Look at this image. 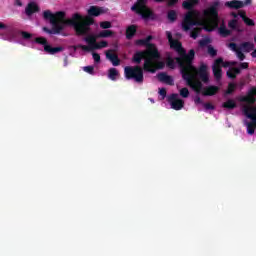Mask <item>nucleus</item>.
I'll return each mask as SVG.
<instances>
[{
	"instance_id": "nucleus-1",
	"label": "nucleus",
	"mask_w": 256,
	"mask_h": 256,
	"mask_svg": "<svg viewBox=\"0 0 256 256\" xmlns=\"http://www.w3.org/2000/svg\"><path fill=\"white\" fill-rule=\"evenodd\" d=\"M170 48L174 49L179 53L180 57H176V62L181 69V75L186 85L192 87L194 91H201L203 83L208 85L209 83V72L207 71V66L201 64L199 68L193 66V61L195 59V50L190 49L187 53L183 49V44L179 40H174L170 42Z\"/></svg>"
},
{
	"instance_id": "nucleus-2",
	"label": "nucleus",
	"mask_w": 256,
	"mask_h": 256,
	"mask_svg": "<svg viewBox=\"0 0 256 256\" xmlns=\"http://www.w3.org/2000/svg\"><path fill=\"white\" fill-rule=\"evenodd\" d=\"M161 54L158 52V57L147 56L144 58L143 68L141 66H126L124 68V75L129 81L134 79L136 83H143V70L147 73H157L159 69H165V62L159 61Z\"/></svg>"
},
{
	"instance_id": "nucleus-3",
	"label": "nucleus",
	"mask_w": 256,
	"mask_h": 256,
	"mask_svg": "<svg viewBox=\"0 0 256 256\" xmlns=\"http://www.w3.org/2000/svg\"><path fill=\"white\" fill-rule=\"evenodd\" d=\"M93 23H95V19L92 16L83 18L79 13L73 14L70 19L66 20V24L73 27L76 35L79 36L88 35Z\"/></svg>"
},
{
	"instance_id": "nucleus-4",
	"label": "nucleus",
	"mask_w": 256,
	"mask_h": 256,
	"mask_svg": "<svg viewBox=\"0 0 256 256\" xmlns=\"http://www.w3.org/2000/svg\"><path fill=\"white\" fill-rule=\"evenodd\" d=\"M219 7H221V2L216 0L212 2L210 7L203 11V15L206 18L204 31L211 33L215 31V29H219Z\"/></svg>"
},
{
	"instance_id": "nucleus-5",
	"label": "nucleus",
	"mask_w": 256,
	"mask_h": 256,
	"mask_svg": "<svg viewBox=\"0 0 256 256\" xmlns=\"http://www.w3.org/2000/svg\"><path fill=\"white\" fill-rule=\"evenodd\" d=\"M256 87H252L249 91L247 96H244L240 99L242 103H248V106L243 107V113L244 115L251 120V122H248L254 127H256V107L251 106L255 105L256 103Z\"/></svg>"
},
{
	"instance_id": "nucleus-6",
	"label": "nucleus",
	"mask_w": 256,
	"mask_h": 256,
	"mask_svg": "<svg viewBox=\"0 0 256 256\" xmlns=\"http://www.w3.org/2000/svg\"><path fill=\"white\" fill-rule=\"evenodd\" d=\"M153 39V36L149 35L144 41V47H146V50L143 51H137L134 53L132 57L133 63H136V65L141 64L142 59H145L147 57H159V50L157 49V46L155 44L151 43Z\"/></svg>"
},
{
	"instance_id": "nucleus-7",
	"label": "nucleus",
	"mask_w": 256,
	"mask_h": 256,
	"mask_svg": "<svg viewBox=\"0 0 256 256\" xmlns=\"http://www.w3.org/2000/svg\"><path fill=\"white\" fill-rule=\"evenodd\" d=\"M43 18L49 20L52 25V31L54 35H59L67 25V19L65 20V12L58 11L53 14L50 10H45L43 12Z\"/></svg>"
},
{
	"instance_id": "nucleus-8",
	"label": "nucleus",
	"mask_w": 256,
	"mask_h": 256,
	"mask_svg": "<svg viewBox=\"0 0 256 256\" xmlns=\"http://www.w3.org/2000/svg\"><path fill=\"white\" fill-rule=\"evenodd\" d=\"M131 11L140 15L144 21H155L157 15L149 6H147V0H137L131 7Z\"/></svg>"
},
{
	"instance_id": "nucleus-9",
	"label": "nucleus",
	"mask_w": 256,
	"mask_h": 256,
	"mask_svg": "<svg viewBox=\"0 0 256 256\" xmlns=\"http://www.w3.org/2000/svg\"><path fill=\"white\" fill-rule=\"evenodd\" d=\"M97 39H99L97 36L89 35L84 39V41H86L88 46L79 45L78 47L82 49V51H87V52L95 51L97 49H105V47H108L109 43L107 41L103 40L97 43Z\"/></svg>"
},
{
	"instance_id": "nucleus-10",
	"label": "nucleus",
	"mask_w": 256,
	"mask_h": 256,
	"mask_svg": "<svg viewBox=\"0 0 256 256\" xmlns=\"http://www.w3.org/2000/svg\"><path fill=\"white\" fill-rule=\"evenodd\" d=\"M199 15V13L195 10H190L186 13L183 22H182V29L183 31H189L191 27L195 25H199L195 18Z\"/></svg>"
},
{
	"instance_id": "nucleus-11",
	"label": "nucleus",
	"mask_w": 256,
	"mask_h": 256,
	"mask_svg": "<svg viewBox=\"0 0 256 256\" xmlns=\"http://www.w3.org/2000/svg\"><path fill=\"white\" fill-rule=\"evenodd\" d=\"M179 94H171L168 97V103H170L171 108L174 109L175 111H181L183 107H185V102L181 99L178 98Z\"/></svg>"
},
{
	"instance_id": "nucleus-12",
	"label": "nucleus",
	"mask_w": 256,
	"mask_h": 256,
	"mask_svg": "<svg viewBox=\"0 0 256 256\" xmlns=\"http://www.w3.org/2000/svg\"><path fill=\"white\" fill-rule=\"evenodd\" d=\"M191 89H193V91H195V93H202V95L204 97H213V95H217L220 91L221 88H219V86H213V85H210V86H206L203 88L200 89L199 92H197V90H194L193 87H191Z\"/></svg>"
},
{
	"instance_id": "nucleus-13",
	"label": "nucleus",
	"mask_w": 256,
	"mask_h": 256,
	"mask_svg": "<svg viewBox=\"0 0 256 256\" xmlns=\"http://www.w3.org/2000/svg\"><path fill=\"white\" fill-rule=\"evenodd\" d=\"M221 63H223V58H218L214 61L212 66L213 75L216 81H221L223 77V69H221Z\"/></svg>"
},
{
	"instance_id": "nucleus-14",
	"label": "nucleus",
	"mask_w": 256,
	"mask_h": 256,
	"mask_svg": "<svg viewBox=\"0 0 256 256\" xmlns=\"http://www.w3.org/2000/svg\"><path fill=\"white\" fill-rule=\"evenodd\" d=\"M228 47L231 49V51L236 52V56L238 57L239 61H245V54L243 53V50L239 48L235 42L229 43Z\"/></svg>"
},
{
	"instance_id": "nucleus-15",
	"label": "nucleus",
	"mask_w": 256,
	"mask_h": 256,
	"mask_svg": "<svg viewBox=\"0 0 256 256\" xmlns=\"http://www.w3.org/2000/svg\"><path fill=\"white\" fill-rule=\"evenodd\" d=\"M158 77V81H160V83H166V85H175V80H173V77L167 75V73L165 72H160L157 75Z\"/></svg>"
},
{
	"instance_id": "nucleus-16",
	"label": "nucleus",
	"mask_w": 256,
	"mask_h": 256,
	"mask_svg": "<svg viewBox=\"0 0 256 256\" xmlns=\"http://www.w3.org/2000/svg\"><path fill=\"white\" fill-rule=\"evenodd\" d=\"M103 13H105V10L99 6H90L87 10V15L89 17H99V15H103Z\"/></svg>"
},
{
	"instance_id": "nucleus-17",
	"label": "nucleus",
	"mask_w": 256,
	"mask_h": 256,
	"mask_svg": "<svg viewBox=\"0 0 256 256\" xmlns=\"http://www.w3.org/2000/svg\"><path fill=\"white\" fill-rule=\"evenodd\" d=\"M106 57L111 61L112 65L114 67H119L121 65V60L119 59V56L117 54H113V50H109L106 52Z\"/></svg>"
},
{
	"instance_id": "nucleus-18",
	"label": "nucleus",
	"mask_w": 256,
	"mask_h": 256,
	"mask_svg": "<svg viewBox=\"0 0 256 256\" xmlns=\"http://www.w3.org/2000/svg\"><path fill=\"white\" fill-rule=\"evenodd\" d=\"M44 51L48 53V55H55L61 53V51H65V48H63V46L52 47L51 45H45Z\"/></svg>"
},
{
	"instance_id": "nucleus-19",
	"label": "nucleus",
	"mask_w": 256,
	"mask_h": 256,
	"mask_svg": "<svg viewBox=\"0 0 256 256\" xmlns=\"http://www.w3.org/2000/svg\"><path fill=\"white\" fill-rule=\"evenodd\" d=\"M39 12V6L35 2H30L25 9V13L28 17H31L33 13Z\"/></svg>"
},
{
	"instance_id": "nucleus-20",
	"label": "nucleus",
	"mask_w": 256,
	"mask_h": 256,
	"mask_svg": "<svg viewBox=\"0 0 256 256\" xmlns=\"http://www.w3.org/2000/svg\"><path fill=\"white\" fill-rule=\"evenodd\" d=\"M226 75L229 79H237L238 75H241V68L238 67H231L226 72Z\"/></svg>"
},
{
	"instance_id": "nucleus-21",
	"label": "nucleus",
	"mask_w": 256,
	"mask_h": 256,
	"mask_svg": "<svg viewBox=\"0 0 256 256\" xmlns=\"http://www.w3.org/2000/svg\"><path fill=\"white\" fill-rule=\"evenodd\" d=\"M244 53H251L255 49V44L253 42H243L238 46Z\"/></svg>"
},
{
	"instance_id": "nucleus-22",
	"label": "nucleus",
	"mask_w": 256,
	"mask_h": 256,
	"mask_svg": "<svg viewBox=\"0 0 256 256\" xmlns=\"http://www.w3.org/2000/svg\"><path fill=\"white\" fill-rule=\"evenodd\" d=\"M135 35H137V26L136 25L128 26L126 29V39H128V41H131V39H133Z\"/></svg>"
},
{
	"instance_id": "nucleus-23",
	"label": "nucleus",
	"mask_w": 256,
	"mask_h": 256,
	"mask_svg": "<svg viewBox=\"0 0 256 256\" xmlns=\"http://www.w3.org/2000/svg\"><path fill=\"white\" fill-rule=\"evenodd\" d=\"M227 7H230V9H243L245 4L242 1L234 0L230 2H226Z\"/></svg>"
},
{
	"instance_id": "nucleus-24",
	"label": "nucleus",
	"mask_w": 256,
	"mask_h": 256,
	"mask_svg": "<svg viewBox=\"0 0 256 256\" xmlns=\"http://www.w3.org/2000/svg\"><path fill=\"white\" fill-rule=\"evenodd\" d=\"M195 5H199V0H188L182 3V6L188 11H191Z\"/></svg>"
},
{
	"instance_id": "nucleus-25",
	"label": "nucleus",
	"mask_w": 256,
	"mask_h": 256,
	"mask_svg": "<svg viewBox=\"0 0 256 256\" xmlns=\"http://www.w3.org/2000/svg\"><path fill=\"white\" fill-rule=\"evenodd\" d=\"M218 32L221 37H229V35H231V30L227 29L225 23H222V25L218 28Z\"/></svg>"
},
{
	"instance_id": "nucleus-26",
	"label": "nucleus",
	"mask_w": 256,
	"mask_h": 256,
	"mask_svg": "<svg viewBox=\"0 0 256 256\" xmlns=\"http://www.w3.org/2000/svg\"><path fill=\"white\" fill-rule=\"evenodd\" d=\"M222 107L224 108V109H236V107H237V103L235 102V100H233V99H229V100H227L226 102H224L223 104H222Z\"/></svg>"
},
{
	"instance_id": "nucleus-27",
	"label": "nucleus",
	"mask_w": 256,
	"mask_h": 256,
	"mask_svg": "<svg viewBox=\"0 0 256 256\" xmlns=\"http://www.w3.org/2000/svg\"><path fill=\"white\" fill-rule=\"evenodd\" d=\"M113 31L112 30H103L97 35H94L95 37H98V39H105L107 37H112Z\"/></svg>"
},
{
	"instance_id": "nucleus-28",
	"label": "nucleus",
	"mask_w": 256,
	"mask_h": 256,
	"mask_svg": "<svg viewBox=\"0 0 256 256\" xmlns=\"http://www.w3.org/2000/svg\"><path fill=\"white\" fill-rule=\"evenodd\" d=\"M167 19L170 23H175L177 21V12L175 10H169L167 13Z\"/></svg>"
},
{
	"instance_id": "nucleus-29",
	"label": "nucleus",
	"mask_w": 256,
	"mask_h": 256,
	"mask_svg": "<svg viewBox=\"0 0 256 256\" xmlns=\"http://www.w3.org/2000/svg\"><path fill=\"white\" fill-rule=\"evenodd\" d=\"M108 77L111 79V81H117V77H119V71H117L115 68H110Z\"/></svg>"
},
{
	"instance_id": "nucleus-30",
	"label": "nucleus",
	"mask_w": 256,
	"mask_h": 256,
	"mask_svg": "<svg viewBox=\"0 0 256 256\" xmlns=\"http://www.w3.org/2000/svg\"><path fill=\"white\" fill-rule=\"evenodd\" d=\"M14 35H21L22 39H25V41H29V39L33 37V34L27 31H17V32H14Z\"/></svg>"
},
{
	"instance_id": "nucleus-31",
	"label": "nucleus",
	"mask_w": 256,
	"mask_h": 256,
	"mask_svg": "<svg viewBox=\"0 0 256 256\" xmlns=\"http://www.w3.org/2000/svg\"><path fill=\"white\" fill-rule=\"evenodd\" d=\"M235 89H237V84L230 82L227 90L225 91V95H233V93H235Z\"/></svg>"
},
{
	"instance_id": "nucleus-32",
	"label": "nucleus",
	"mask_w": 256,
	"mask_h": 256,
	"mask_svg": "<svg viewBox=\"0 0 256 256\" xmlns=\"http://www.w3.org/2000/svg\"><path fill=\"white\" fill-rule=\"evenodd\" d=\"M207 53L210 57H217V49H215L213 45L207 46Z\"/></svg>"
},
{
	"instance_id": "nucleus-33",
	"label": "nucleus",
	"mask_w": 256,
	"mask_h": 256,
	"mask_svg": "<svg viewBox=\"0 0 256 256\" xmlns=\"http://www.w3.org/2000/svg\"><path fill=\"white\" fill-rule=\"evenodd\" d=\"M199 33H201V28H194L193 30H191L190 32V37L192 39H197L199 37Z\"/></svg>"
},
{
	"instance_id": "nucleus-34",
	"label": "nucleus",
	"mask_w": 256,
	"mask_h": 256,
	"mask_svg": "<svg viewBox=\"0 0 256 256\" xmlns=\"http://www.w3.org/2000/svg\"><path fill=\"white\" fill-rule=\"evenodd\" d=\"M35 43H38V45H43L44 47H45V45H49V44H47V38H45V37L35 38Z\"/></svg>"
},
{
	"instance_id": "nucleus-35",
	"label": "nucleus",
	"mask_w": 256,
	"mask_h": 256,
	"mask_svg": "<svg viewBox=\"0 0 256 256\" xmlns=\"http://www.w3.org/2000/svg\"><path fill=\"white\" fill-rule=\"evenodd\" d=\"M246 125H247L248 135H254L256 126H254L253 124H250L249 122Z\"/></svg>"
},
{
	"instance_id": "nucleus-36",
	"label": "nucleus",
	"mask_w": 256,
	"mask_h": 256,
	"mask_svg": "<svg viewBox=\"0 0 256 256\" xmlns=\"http://www.w3.org/2000/svg\"><path fill=\"white\" fill-rule=\"evenodd\" d=\"M166 65L169 67V69H175V60H173L171 57L167 58Z\"/></svg>"
},
{
	"instance_id": "nucleus-37",
	"label": "nucleus",
	"mask_w": 256,
	"mask_h": 256,
	"mask_svg": "<svg viewBox=\"0 0 256 256\" xmlns=\"http://www.w3.org/2000/svg\"><path fill=\"white\" fill-rule=\"evenodd\" d=\"M228 27L235 31L237 29V19H232L228 22Z\"/></svg>"
},
{
	"instance_id": "nucleus-38",
	"label": "nucleus",
	"mask_w": 256,
	"mask_h": 256,
	"mask_svg": "<svg viewBox=\"0 0 256 256\" xmlns=\"http://www.w3.org/2000/svg\"><path fill=\"white\" fill-rule=\"evenodd\" d=\"M211 43L209 38H204L199 41L200 47H207Z\"/></svg>"
},
{
	"instance_id": "nucleus-39",
	"label": "nucleus",
	"mask_w": 256,
	"mask_h": 256,
	"mask_svg": "<svg viewBox=\"0 0 256 256\" xmlns=\"http://www.w3.org/2000/svg\"><path fill=\"white\" fill-rule=\"evenodd\" d=\"M83 71H85V73H89V75H93V73H95V67H93V66H85L83 68Z\"/></svg>"
},
{
	"instance_id": "nucleus-40",
	"label": "nucleus",
	"mask_w": 256,
	"mask_h": 256,
	"mask_svg": "<svg viewBox=\"0 0 256 256\" xmlns=\"http://www.w3.org/2000/svg\"><path fill=\"white\" fill-rule=\"evenodd\" d=\"M245 25H247L248 27H255V21L251 18H245L244 20Z\"/></svg>"
},
{
	"instance_id": "nucleus-41",
	"label": "nucleus",
	"mask_w": 256,
	"mask_h": 256,
	"mask_svg": "<svg viewBox=\"0 0 256 256\" xmlns=\"http://www.w3.org/2000/svg\"><path fill=\"white\" fill-rule=\"evenodd\" d=\"M180 95L181 97H183L184 99H187V97H189V89L188 88H182L180 90Z\"/></svg>"
},
{
	"instance_id": "nucleus-42",
	"label": "nucleus",
	"mask_w": 256,
	"mask_h": 256,
	"mask_svg": "<svg viewBox=\"0 0 256 256\" xmlns=\"http://www.w3.org/2000/svg\"><path fill=\"white\" fill-rule=\"evenodd\" d=\"M101 29H111V22L103 21L100 23Z\"/></svg>"
},
{
	"instance_id": "nucleus-43",
	"label": "nucleus",
	"mask_w": 256,
	"mask_h": 256,
	"mask_svg": "<svg viewBox=\"0 0 256 256\" xmlns=\"http://www.w3.org/2000/svg\"><path fill=\"white\" fill-rule=\"evenodd\" d=\"M203 107L206 111H213L215 109V106L211 103H204Z\"/></svg>"
},
{
	"instance_id": "nucleus-44",
	"label": "nucleus",
	"mask_w": 256,
	"mask_h": 256,
	"mask_svg": "<svg viewBox=\"0 0 256 256\" xmlns=\"http://www.w3.org/2000/svg\"><path fill=\"white\" fill-rule=\"evenodd\" d=\"M92 57L95 63H101V55H99V53L93 52Z\"/></svg>"
},
{
	"instance_id": "nucleus-45",
	"label": "nucleus",
	"mask_w": 256,
	"mask_h": 256,
	"mask_svg": "<svg viewBox=\"0 0 256 256\" xmlns=\"http://www.w3.org/2000/svg\"><path fill=\"white\" fill-rule=\"evenodd\" d=\"M159 95L162 97V99H165V97H167V89L160 88L159 89Z\"/></svg>"
},
{
	"instance_id": "nucleus-46",
	"label": "nucleus",
	"mask_w": 256,
	"mask_h": 256,
	"mask_svg": "<svg viewBox=\"0 0 256 256\" xmlns=\"http://www.w3.org/2000/svg\"><path fill=\"white\" fill-rule=\"evenodd\" d=\"M166 37H167L169 43H172V41H175V39H173V34L169 31H166Z\"/></svg>"
},
{
	"instance_id": "nucleus-47",
	"label": "nucleus",
	"mask_w": 256,
	"mask_h": 256,
	"mask_svg": "<svg viewBox=\"0 0 256 256\" xmlns=\"http://www.w3.org/2000/svg\"><path fill=\"white\" fill-rule=\"evenodd\" d=\"M238 69H240V71L241 69H249V63L247 62L240 63V67Z\"/></svg>"
},
{
	"instance_id": "nucleus-48",
	"label": "nucleus",
	"mask_w": 256,
	"mask_h": 256,
	"mask_svg": "<svg viewBox=\"0 0 256 256\" xmlns=\"http://www.w3.org/2000/svg\"><path fill=\"white\" fill-rule=\"evenodd\" d=\"M194 102L196 105H203V100H201V97L196 96V98L194 99Z\"/></svg>"
},
{
	"instance_id": "nucleus-49",
	"label": "nucleus",
	"mask_w": 256,
	"mask_h": 256,
	"mask_svg": "<svg viewBox=\"0 0 256 256\" xmlns=\"http://www.w3.org/2000/svg\"><path fill=\"white\" fill-rule=\"evenodd\" d=\"M43 31H44L45 33H48L49 35H54L53 29H49V28H47V27H44V28H43Z\"/></svg>"
},
{
	"instance_id": "nucleus-50",
	"label": "nucleus",
	"mask_w": 256,
	"mask_h": 256,
	"mask_svg": "<svg viewBox=\"0 0 256 256\" xmlns=\"http://www.w3.org/2000/svg\"><path fill=\"white\" fill-rule=\"evenodd\" d=\"M239 15H240L242 21H245V19L248 18V17H247V14H246L245 12H240Z\"/></svg>"
},
{
	"instance_id": "nucleus-51",
	"label": "nucleus",
	"mask_w": 256,
	"mask_h": 256,
	"mask_svg": "<svg viewBox=\"0 0 256 256\" xmlns=\"http://www.w3.org/2000/svg\"><path fill=\"white\" fill-rule=\"evenodd\" d=\"M220 65H222V67H231V62L226 61V62L221 63Z\"/></svg>"
},
{
	"instance_id": "nucleus-52",
	"label": "nucleus",
	"mask_w": 256,
	"mask_h": 256,
	"mask_svg": "<svg viewBox=\"0 0 256 256\" xmlns=\"http://www.w3.org/2000/svg\"><path fill=\"white\" fill-rule=\"evenodd\" d=\"M135 44L144 46V40L143 39H138V40H136Z\"/></svg>"
},
{
	"instance_id": "nucleus-53",
	"label": "nucleus",
	"mask_w": 256,
	"mask_h": 256,
	"mask_svg": "<svg viewBox=\"0 0 256 256\" xmlns=\"http://www.w3.org/2000/svg\"><path fill=\"white\" fill-rule=\"evenodd\" d=\"M67 65H69V58L66 56L64 58V67H67Z\"/></svg>"
},
{
	"instance_id": "nucleus-54",
	"label": "nucleus",
	"mask_w": 256,
	"mask_h": 256,
	"mask_svg": "<svg viewBox=\"0 0 256 256\" xmlns=\"http://www.w3.org/2000/svg\"><path fill=\"white\" fill-rule=\"evenodd\" d=\"M0 29H7V25H5L2 22H0Z\"/></svg>"
},
{
	"instance_id": "nucleus-55",
	"label": "nucleus",
	"mask_w": 256,
	"mask_h": 256,
	"mask_svg": "<svg viewBox=\"0 0 256 256\" xmlns=\"http://www.w3.org/2000/svg\"><path fill=\"white\" fill-rule=\"evenodd\" d=\"M167 0H153L154 3H165Z\"/></svg>"
},
{
	"instance_id": "nucleus-56",
	"label": "nucleus",
	"mask_w": 256,
	"mask_h": 256,
	"mask_svg": "<svg viewBox=\"0 0 256 256\" xmlns=\"http://www.w3.org/2000/svg\"><path fill=\"white\" fill-rule=\"evenodd\" d=\"M235 65H237L236 61H230V67H235Z\"/></svg>"
},
{
	"instance_id": "nucleus-57",
	"label": "nucleus",
	"mask_w": 256,
	"mask_h": 256,
	"mask_svg": "<svg viewBox=\"0 0 256 256\" xmlns=\"http://www.w3.org/2000/svg\"><path fill=\"white\" fill-rule=\"evenodd\" d=\"M252 0H245V5H251Z\"/></svg>"
}]
</instances>
